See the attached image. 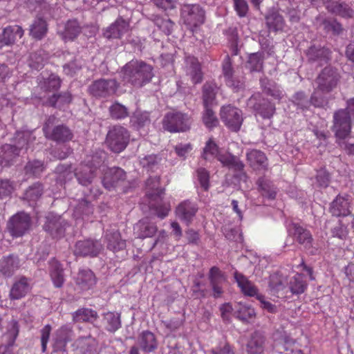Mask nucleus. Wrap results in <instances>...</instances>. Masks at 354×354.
Here are the masks:
<instances>
[{"label": "nucleus", "instance_id": "obj_1", "mask_svg": "<svg viewBox=\"0 0 354 354\" xmlns=\"http://www.w3.org/2000/svg\"><path fill=\"white\" fill-rule=\"evenodd\" d=\"M121 74L124 84L140 88L151 82L154 71L151 64L140 59H132L122 68Z\"/></svg>", "mask_w": 354, "mask_h": 354}, {"label": "nucleus", "instance_id": "obj_2", "mask_svg": "<svg viewBox=\"0 0 354 354\" xmlns=\"http://www.w3.org/2000/svg\"><path fill=\"white\" fill-rule=\"evenodd\" d=\"M54 115H49L44 121L42 131L44 137L57 144H65L73 139L72 129L65 124H59Z\"/></svg>", "mask_w": 354, "mask_h": 354}, {"label": "nucleus", "instance_id": "obj_3", "mask_svg": "<svg viewBox=\"0 0 354 354\" xmlns=\"http://www.w3.org/2000/svg\"><path fill=\"white\" fill-rule=\"evenodd\" d=\"M104 188L111 191L120 188L123 193H128L136 187L135 180H128L127 173L118 167L109 168L104 173L102 180Z\"/></svg>", "mask_w": 354, "mask_h": 354}, {"label": "nucleus", "instance_id": "obj_4", "mask_svg": "<svg viewBox=\"0 0 354 354\" xmlns=\"http://www.w3.org/2000/svg\"><path fill=\"white\" fill-rule=\"evenodd\" d=\"M341 77L338 68L328 65L318 73L315 79L316 89L322 93H330L337 87Z\"/></svg>", "mask_w": 354, "mask_h": 354}, {"label": "nucleus", "instance_id": "obj_5", "mask_svg": "<svg viewBox=\"0 0 354 354\" xmlns=\"http://www.w3.org/2000/svg\"><path fill=\"white\" fill-rule=\"evenodd\" d=\"M129 139L130 133L126 128L115 125L109 130L106 143L111 151L119 153L126 149Z\"/></svg>", "mask_w": 354, "mask_h": 354}, {"label": "nucleus", "instance_id": "obj_6", "mask_svg": "<svg viewBox=\"0 0 354 354\" xmlns=\"http://www.w3.org/2000/svg\"><path fill=\"white\" fill-rule=\"evenodd\" d=\"M191 118L182 112H169L162 120L163 129L170 133L185 132L190 129Z\"/></svg>", "mask_w": 354, "mask_h": 354}, {"label": "nucleus", "instance_id": "obj_7", "mask_svg": "<svg viewBox=\"0 0 354 354\" xmlns=\"http://www.w3.org/2000/svg\"><path fill=\"white\" fill-rule=\"evenodd\" d=\"M247 104L255 112V115H259L263 119H270L275 113L274 104L263 97L259 92L254 93L248 100Z\"/></svg>", "mask_w": 354, "mask_h": 354}, {"label": "nucleus", "instance_id": "obj_8", "mask_svg": "<svg viewBox=\"0 0 354 354\" xmlns=\"http://www.w3.org/2000/svg\"><path fill=\"white\" fill-rule=\"evenodd\" d=\"M220 118L224 124L232 131L237 132L240 130L243 122L242 111L231 104L221 106Z\"/></svg>", "mask_w": 354, "mask_h": 354}, {"label": "nucleus", "instance_id": "obj_9", "mask_svg": "<svg viewBox=\"0 0 354 354\" xmlns=\"http://www.w3.org/2000/svg\"><path fill=\"white\" fill-rule=\"evenodd\" d=\"M119 84L115 79L101 78L93 81L88 87L90 95L97 98H105L114 95Z\"/></svg>", "mask_w": 354, "mask_h": 354}, {"label": "nucleus", "instance_id": "obj_10", "mask_svg": "<svg viewBox=\"0 0 354 354\" xmlns=\"http://www.w3.org/2000/svg\"><path fill=\"white\" fill-rule=\"evenodd\" d=\"M332 129L338 139L347 138L351 130V116L347 109H340L333 113Z\"/></svg>", "mask_w": 354, "mask_h": 354}, {"label": "nucleus", "instance_id": "obj_11", "mask_svg": "<svg viewBox=\"0 0 354 354\" xmlns=\"http://www.w3.org/2000/svg\"><path fill=\"white\" fill-rule=\"evenodd\" d=\"M180 16L184 23L191 27H197L205 21V10L196 3H185L181 6Z\"/></svg>", "mask_w": 354, "mask_h": 354}, {"label": "nucleus", "instance_id": "obj_12", "mask_svg": "<svg viewBox=\"0 0 354 354\" xmlns=\"http://www.w3.org/2000/svg\"><path fill=\"white\" fill-rule=\"evenodd\" d=\"M222 73L225 84L234 92L238 93L245 89V77L234 75L232 60L228 55L225 56L223 62Z\"/></svg>", "mask_w": 354, "mask_h": 354}, {"label": "nucleus", "instance_id": "obj_13", "mask_svg": "<svg viewBox=\"0 0 354 354\" xmlns=\"http://www.w3.org/2000/svg\"><path fill=\"white\" fill-rule=\"evenodd\" d=\"M31 218L28 214L20 212L11 216L7 224V229L14 237L22 236L30 228Z\"/></svg>", "mask_w": 354, "mask_h": 354}, {"label": "nucleus", "instance_id": "obj_14", "mask_svg": "<svg viewBox=\"0 0 354 354\" xmlns=\"http://www.w3.org/2000/svg\"><path fill=\"white\" fill-rule=\"evenodd\" d=\"M304 54L308 62L323 66L328 64L331 59V51L329 48L319 44H311L305 51Z\"/></svg>", "mask_w": 354, "mask_h": 354}, {"label": "nucleus", "instance_id": "obj_15", "mask_svg": "<svg viewBox=\"0 0 354 354\" xmlns=\"http://www.w3.org/2000/svg\"><path fill=\"white\" fill-rule=\"evenodd\" d=\"M290 227L293 230V236L298 243L303 245L310 254H317L318 249L313 246V238L311 232L297 223H293Z\"/></svg>", "mask_w": 354, "mask_h": 354}, {"label": "nucleus", "instance_id": "obj_16", "mask_svg": "<svg viewBox=\"0 0 354 354\" xmlns=\"http://www.w3.org/2000/svg\"><path fill=\"white\" fill-rule=\"evenodd\" d=\"M67 226V221L62 216L49 214L46 217V222L43 228L53 238L58 239L64 236Z\"/></svg>", "mask_w": 354, "mask_h": 354}, {"label": "nucleus", "instance_id": "obj_17", "mask_svg": "<svg viewBox=\"0 0 354 354\" xmlns=\"http://www.w3.org/2000/svg\"><path fill=\"white\" fill-rule=\"evenodd\" d=\"M102 248L100 241L88 239L75 243L74 254L76 256L94 257L100 254Z\"/></svg>", "mask_w": 354, "mask_h": 354}, {"label": "nucleus", "instance_id": "obj_18", "mask_svg": "<svg viewBox=\"0 0 354 354\" xmlns=\"http://www.w3.org/2000/svg\"><path fill=\"white\" fill-rule=\"evenodd\" d=\"M129 22L118 17L114 22L102 30L103 36L108 39H121L129 30Z\"/></svg>", "mask_w": 354, "mask_h": 354}, {"label": "nucleus", "instance_id": "obj_19", "mask_svg": "<svg viewBox=\"0 0 354 354\" xmlns=\"http://www.w3.org/2000/svg\"><path fill=\"white\" fill-rule=\"evenodd\" d=\"M183 70L186 75L189 76L194 84H199L203 81V73L198 59L192 55H185Z\"/></svg>", "mask_w": 354, "mask_h": 354}, {"label": "nucleus", "instance_id": "obj_20", "mask_svg": "<svg viewBox=\"0 0 354 354\" xmlns=\"http://www.w3.org/2000/svg\"><path fill=\"white\" fill-rule=\"evenodd\" d=\"M295 343V339L291 338L284 330H276L273 333L272 351L279 354H283L285 351H291Z\"/></svg>", "mask_w": 354, "mask_h": 354}, {"label": "nucleus", "instance_id": "obj_21", "mask_svg": "<svg viewBox=\"0 0 354 354\" xmlns=\"http://www.w3.org/2000/svg\"><path fill=\"white\" fill-rule=\"evenodd\" d=\"M208 280L212 289V296L219 298L223 293V284L226 281L225 274L217 266H213L209 269Z\"/></svg>", "mask_w": 354, "mask_h": 354}, {"label": "nucleus", "instance_id": "obj_22", "mask_svg": "<svg viewBox=\"0 0 354 354\" xmlns=\"http://www.w3.org/2000/svg\"><path fill=\"white\" fill-rule=\"evenodd\" d=\"M198 210L196 203L189 200L181 202L176 209V215L183 223L189 225L194 220Z\"/></svg>", "mask_w": 354, "mask_h": 354}, {"label": "nucleus", "instance_id": "obj_23", "mask_svg": "<svg viewBox=\"0 0 354 354\" xmlns=\"http://www.w3.org/2000/svg\"><path fill=\"white\" fill-rule=\"evenodd\" d=\"M73 328L70 325H64L58 329L53 339V352H66V344L71 340Z\"/></svg>", "mask_w": 354, "mask_h": 354}, {"label": "nucleus", "instance_id": "obj_24", "mask_svg": "<svg viewBox=\"0 0 354 354\" xmlns=\"http://www.w3.org/2000/svg\"><path fill=\"white\" fill-rule=\"evenodd\" d=\"M266 337L259 330L252 333L246 344L245 351L248 354H263L265 350Z\"/></svg>", "mask_w": 354, "mask_h": 354}, {"label": "nucleus", "instance_id": "obj_25", "mask_svg": "<svg viewBox=\"0 0 354 354\" xmlns=\"http://www.w3.org/2000/svg\"><path fill=\"white\" fill-rule=\"evenodd\" d=\"M24 35V30L19 26H9L5 28L0 34V49L5 46L13 45L17 39Z\"/></svg>", "mask_w": 354, "mask_h": 354}, {"label": "nucleus", "instance_id": "obj_26", "mask_svg": "<svg viewBox=\"0 0 354 354\" xmlns=\"http://www.w3.org/2000/svg\"><path fill=\"white\" fill-rule=\"evenodd\" d=\"M246 160L254 170H267L268 163L266 154L257 149H251L246 153Z\"/></svg>", "mask_w": 354, "mask_h": 354}, {"label": "nucleus", "instance_id": "obj_27", "mask_svg": "<svg viewBox=\"0 0 354 354\" xmlns=\"http://www.w3.org/2000/svg\"><path fill=\"white\" fill-rule=\"evenodd\" d=\"M104 239L107 248L113 252L122 250L126 248V241L121 238L120 233L117 229L106 230Z\"/></svg>", "mask_w": 354, "mask_h": 354}, {"label": "nucleus", "instance_id": "obj_28", "mask_svg": "<svg viewBox=\"0 0 354 354\" xmlns=\"http://www.w3.org/2000/svg\"><path fill=\"white\" fill-rule=\"evenodd\" d=\"M218 160L223 167H226L230 169H233L234 171L241 172V175L243 176H246L244 172L245 165L238 156L227 152L223 153V155H218Z\"/></svg>", "mask_w": 354, "mask_h": 354}, {"label": "nucleus", "instance_id": "obj_29", "mask_svg": "<svg viewBox=\"0 0 354 354\" xmlns=\"http://www.w3.org/2000/svg\"><path fill=\"white\" fill-rule=\"evenodd\" d=\"M134 230L140 239L152 237L158 231L155 223L146 217L140 220L134 226Z\"/></svg>", "mask_w": 354, "mask_h": 354}, {"label": "nucleus", "instance_id": "obj_30", "mask_svg": "<svg viewBox=\"0 0 354 354\" xmlns=\"http://www.w3.org/2000/svg\"><path fill=\"white\" fill-rule=\"evenodd\" d=\"M19 268V259L17 256L9 254L0 259V273L5 277L14 274Z\"/></svg>", "mask_w": 354, "mask_h": 354}, {"label": "nucleus", "instance_id": "obj_31", "mask_svg": "<svg viewBox=\"0 0 354 354\" xmlns=\"http://www.w3.org/2000/svg\"><path fill=\"white\" fill-rule=\"evenodd\" d=\"M138 344L140 349L147 353L155 352L158 348V342L154 333L149 330L142 331L138 337Z\"/></svg>", "mask_w": 354, "mask_h": 354}, {"label": "nucleus", "instance_id": "obj_32", "mask_svg": "<svg viewBox=\"0 0 354 354\" xmlns=\"http://www.w3.org/2000/svg\"><path fill=\"white\" fill-rule=\"evenodd\" d=\"M97 279L94 273L89 269H82L79 271L75 279L77 286L83 290L92 288L96 283Z\"/></svg>", "mask_w": 354, "mask_h": 354}, {"label": "nucleus", "instance_id": "obj_33", "mask_svg": "<svg viewBox=\"0 0 354 354\" xmlns=\"http://www.w3.org/2000/svg\"><path fill=\"white\" fill-rule=\"evenodd\" d=\"M330 212L335 216H346L350 214L349 202L346 196L338 195L331 203Z\"/></svg>", "mask_w": 354, "mask_h": 354}, {"label": "nucleus", "instance_id": "obj_34", "mask_svg": "<svg viewBox=\"0 0 354 354\" xmlns=\"http://www.w3.org/2000/svg\"><path fill=\"white\" fill-rule=\"evenodd\" d=\"M258 191L263 197L274 200L277 196V187L266 176L260 177L257 181Z\"/></svg>", "mask_w": 354, "mask_h": 354}, {"label": "nucleus", "instance_id": "obj_35", "mask_svg": "<svg viewBox=\"0 0 354 354\" xmlns=\"http://www.w3.org/2000/svg\"><path fill=\"white\" fill-rule=\"evenodd\" d=\"M49 273L54 286L56 288H61L64 282V270L61 263L55 258L49 261Z\"/></svg>", "mask_w": 354, "mask_h": 354}, {"label": "nucleus", "instance_id": "obj_36", "mask_svg": "<svg viewBox=\"0 0 354 354\" xmlns=\"http://www.w3.org/2000/svg\"><path fill=\"white\" fill-rule=\"evenodd\" d=\"M74 176L80 184L83 186H88L96 176V172L93 169H91L88 166L82 163L75 169Z\"/></svg>", "mask_w": 354, "mask_h": 354}, {"label": "nucleus", "instance_id": "obj_37", "mask_svg": "<svg viewBox=\"0 0 354 354\" xmlns=\"http://www.w3.org/2000/svg\"><path fill=\"white\" fill-rule=\"evenodd\" d=\"M72 318L74 322H87L94 325L99 315L95 310L82 308L72 313Z\"/></svg>", "mask_w": 354, "mask_h": 354}, {"label": "nucleus", "instance_id": "obj_38", "mask_svg": "<svg viewBox=\"0 0 354 354\" xmlns=\"http://www.w3.org/2000/svg\"><path fill=\"white\" fill-rule=\"evenodd\" d=\"M29 290L30 285L28 279L21 277L13 283L9 296L12 300L19 299L24 297Z\"/></svg>", "mask_w": 354, "mask_h": 354}, {"label": "nucleus", "instance_id": "obj_39", "mask_svg": "<svg viewBox=\"0 0 354 354\" xmlns=\"http://www.w3.org/2000/svg\"><path fill=\"white\" fill-rule=\"evenodd\" d=\"M19 156L17 149L12 145H2L0 147V165L1 167L10 166Z\"/></svg>", "mask_w": 354, "mask_h": 354}, {"label": "nucleus", "instance_id": "obj_40", "mask_svg": "<svg viewBox=\"0 0 354 354\" xmlns=\"http://www.w3.org/2000/svg\"><path fill=\"white\" fill-rule=\"evenodd\" d=\"M218 87L213 82H206L202 86V100L204 107L212 106L217 94Z\"/></svg>", "mask_w": 354, "mask_h": 354}, {"label": "nucleus", "instance_id": "obj_41", "mask_svg": "<svg viewBox=\"0 0 354 354\" xmlns=\"http://www.w3.org/2000/svg\"><path fill=\"white\" fill-rule=\"evenodd\" d=\"M260 86L266 95L271 96L274 100H280L283 96L279 86L266 77L260 79Z\"/></svg>", "mask_w": 354, "mask_h": 354}, {"label": "nucleus", "instance_id": "obj_42", "mask_svg": "<svg viewBox=\"0 0 354 354\" xmlns=\"http://www.w3.org/2000/svg\"><path fill=\"white\" fill-rule=\"evenodd\" d=\"M329 12L344 18H351L354 16V10L344 2L334 1L326 5Z\"/></svg>", "mask_w": 354, "mask_h": 354}, {"label": "nucleus", "instance_id": "obj_43", "mask_svg": "<svg viewBox=\"0 0 354 354\" xmlns=\"http://www.w3.org/2000/svg\"><path fill=\"white\" fill-rule=\"evenodd\" d=\"M72 100V94L70 91H67L53 94L47 99L46 104L60 109L64 105L70 104Z\"/></svg>", "mask_w": 354, "mask_h": 354}, {"label": "nucleus", "instance_id": "obj_44", "mask_svg": "<svg viewBox=\"0 0 354 354\" xmlns=\"http://www.w3.org/2000/svg\"><path fill=\"white\" fill-rule=\"evenodd\" d=\"M234 276L239 287L245 295L249 297L259 295L257 288L243 274L236 271Z\"/></svg>", "mask_w": 354, "mask_h": 354}, {"label": "nucleus", "instance_id": "obj_45", "mask_svg": "<svg viewBox=\"0 0 354 354\" xmlns=\"http://www.w3.org/2000/svg\"><path fill=\"white\" fill-rule=\"evenodd\" d=\"M82 32V27L77 19H69L65 24L64 29L60 32L62 37L65 41H73Z\"/></svg>", "mask_w": 354, "mask_h": 354}, {"label": "nucleus", "instance_id": "obj_46", "mask_svg": "<svg viewBox=\"0 0 354 354\" xmlns=\"http://www.w3.org/2000/svg\"><path fill=\"white\" fill-rule=\"evenodd\" d=\"M102 322L107 331L115 333L122 326L120 313L111 311L105 313L103 314Z\"/></svg>", "mask_w": 354, "mask_h": 354}, {"label": "nucleus", "instance_id": "obj_47", "mask_svg": "<svg viewBox=\"0 0 354 354\" xmlns=\"http://www.w3.org/2000/svg\"><path fill=\"white\" fill-rule=\"evenodd\" d=\"M146 194L152 199L156 200L163 194L164 190L160 187V177L150 176L146 181Z\"/></svg>", "mask_w": 354, "mask_h": 354}, {"label": "nucleus", "instance_id": "obj_48", "mask_svg": "<svg viewBox=\"0 0 354 354\" xmlns=\"http://www.w3.org/2000/svg\"><path fill=\"white\" fill-rule=\"evenodd\" d=\"M266 23L269 31L277 32L283 29L284 20L278 11L272 10L266 16Z\"/></svg>", "mask_w": 354, "mask_h": 354}, {"label": "nucleus", "instance_id": "obj_49", "mask_svg": "<svg viewBox=\"0 0 354 354\" xmlns=\"http://www.w3.org/2000/svg\"><path fill=\"white\" fill-rule=\"evenodd\" d=\"M35 137L30 132H17L14 138L15 144L12 146L17 149L19 153L21 150H27L29 145L35 140Z\"/></svg>", "mask_w": 354, "mask_h": 354}, {"label": "nucleus", "instance_id": "obj_50", "mask_svg": "<svg viewBox=\"0 0 354 354\" xmlns=\"http://www.w3.org/2000/svg\"><path fill=\"white\" fill-rule=\"evenodd\" d=\"M263 52L250 53L245 66L250 72H260L263 68L264 62Z\"/></svg>", "mask_w": 354, "mask_h": 354}, {"label": "nucleus", "instance_id": "obj_51", "mask_svg": "<svg viewBox=\"0 0 354 354\" xmlns=\"http://www.w3.org/2000/svg\"><path fill=\"white\" fill-rule=\"evenodd\" d=\"M48 30L47 23L42 18H37L30 27V35L35 39L41 40Z\"/></svg>", "mask_w": 354, "mask_h": 354}, {"label": "nucleus", "instance_id": "obj_52", "mask_svg": "<svg viewBox=\"0 0 354 354\" xmlns=\"http://www.w3.org/2000/svg\"><path fill=\"white\" fill-rule=\"evenodd\" d=\"M149 113L147 111H136L130 117V127L136 130H140L150 123Z\"/></svg>", "mask_w": 354, "mask_h": 354}, {"label": "nucleus", "instance_id": "obj_53", "mask_svg": "<svg viewBox=\"0 0 354 354\" xmlns=\"http://www.w3.org/2000/svg\"><path fill=\"white\" fill-rule=\"evenodd\" d=\"M151 20L166 35L171 34L175 24L170 19L153 15L151 17Z\"/></svg>", "mask_w": 354, "mask_h": 354}, {"label": "nucleus", "instance_id": "obj_54", "mask_svg": "<svg viewBox=\"0 0 354 354\" xmlns=\"http://www.w3.org/2000/svg\"><path fill=\"white\" fill-rule=\"evenodd\" d=\"M44 185L39 182H37L28 187L26 190L24 198L29 202H36L44 194Z\"/></svg>", "mask_w": 354, "mask_h": 354}, {"label": "nucleus", "instance_id": "obj_55", "mask_svg": "<svg viewBox=\"0 0 354 354\" xmlns=\"http://www.w3.org/2000/svg\"><path fill=\"white\" fill-rule=\"evenodd\" d=\"M307 283L301 274H296L289 282V288L292 294L300 295L304 292Z\"/></svg>", "mask_w": 354, "mask_h": 354}, {"label": "nucleus", "instance_id": "obj_56", "mask_svg": "<svg viewBox=\"0 0 354 354\" xmlns=\"http://www.w3.org/2000/svg\"><path fill=\"white\" fill-rule=\"evenodd\" d=\"M109 112L113 120H122L129 116V109L118 102H115L110 106Z\"/></svg>", "mask_w": 354, "mask_h": 354}, {"label": "nucleus", "instance_id": "obj_57", "mask_svg": "<svg viewBox=\"0 0 354 354\" xmlns=\"http://www.w3.org/2000/svg\"><path fill=\"white\" fill-rule=\"evenodd\" d=\"M291 102L297 108L302 110L308 109L310 106V100L304 91L296 92L291 98Z\"/></svg>", "mask_w": 354, "mask_h": 354}, {"label": "nucleus", "instance_id": "obj_58", "mask_svg": "<svg viewBox=\"0 0 354 354\" xmlns=\"http://www.w3.org/2000/svg\"><path fill=\"white\" fill-rule=\"evenodd\" d=\"M62 80L55 74H50L44 82L42 88L47 92L58 91L61 86Z\"/></svg>", "mask_w": 354, "mask_h": 354}, {"label": "nucleus", "instance_id": "obj_59", "mask_svg": "<svg viewBox=\"0 0 354 354\" xmlns=\"http://www.w3.org/2000/svg\"><path fill=\"white\" fill-rule=\"evenodd\" d=\"M218 155H223V153L219 152L218 145L212 139H209L203 149V158L209 160L211 158H216L218 159Z\"/></svg>", "mask_w": 354, "mask_h": 354}, {"label": "nucleus", "instance_id": "obj_60", "mask_svg": "<svg viewBox=\"0 0 354 354\" xmlns=\"http://www.w3.org/2000/svg\"><path fill=\"white\" fill-rule=\"evenodd\" d=\"M82 60L75 57L73 60L64 64L63 71L66 75L73 77L82 69Z\"/></svg>", "mask_w": 354, "mask_h": 354}, {"label": "nucleus", "instance_id": "obj_61", "mask_svg": "<svg viewBox=\"0 0 354 354\" xmlns=\"http://www.w3.org/2000/svg\"><path fill=\"white\" fill-rule=\"evenodd\" d=\"M205 110L203 113V122L206 127L212 129L218 124V120L211 106L204 107Z\"/></svg>", "mask_w": 354, "mask_h": 354}, {"label": "nucleus", "instance_id": "obj_62", "mask_svg": "<svg viewBox=\"0 0 354 354\" xmlns=\"http://www.w3.org/2000/svg\"><path fill=\"white\" fill-rule=\"evenodd\" d=\"M104 156L105 154L102 151L95 152L91 157H88L86 160V162L84 164L91 167V169H93L96 172L97 170L103 165Z\"/></svg>", "mask_w": 354, "mask_h": 354}, {"label": "nucleus", "instance_id": "obj_63", "mask_svg": "<svg viewBox=\"0 0 354 354\" xmlns=\"http://www.w3.org/2000/svg\"><path fill=\"white\" fill-rule=\"evenodd\" d=\"M19 326L18 322L16 320H12L10 324V327L8 329L4 337L6 338V344L13 346L15 340L19 335Z\"/></svg>", "mask_w": 354, "mask_h": 354}, {"label": "nucleus", "instance_id": "obj_64", "mask_svg": "<svg viewBox=\"0 0 354 354\" xmlns=\"http://www.w3.org/2000/svg\"><path fill=\"white\" fill-rule=\"evenodd\" d=\"M286 279L278 272L270 276L269 286L274 291H279L285 288Z\"/></svg>", "mask_w": 354, "mask_h": 354}]
</instances>
